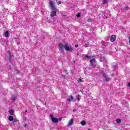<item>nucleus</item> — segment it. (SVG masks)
I'll return each mask as SVG.
<instances>
[{"instance_id":"29","label":"nucleus","mask_w":130,"mask_h":130,"mask_svg":"<svg viewBox=\"0 0 130 130\" xmlns=\"http://www.w3.org/2000/svg\"><path fill=\"white\" fill-rule=\"evenodd\" d=\"M75 47H76V48H77V47H79V45H75Z\"/></svg>"},{"instance_id":"17","label":"nucleus","mask_w":130,"mask_h":130,"mask_svg":"<svg viewBox=\"0 0 130 130\" xmlns=\"http://www.w3.org/2000/svg\"><path fill=\"white\" fill-rule=\"evenodd\" d=\"M85 57L86 58H93V56H89L88 55H85Z\"/></svg>"},{"instance_id":"5","label":"nucleus","mask_w":130,"mask_h":130,"mask_svg":"<svg viewBox=\"0 0 130 130\" xmlns=\"http://www.w3.org/2000/svg\"><path fill=\"white\" fill-rule=\"evenodd\" d=\"M116 40V36L113 35L110 37L111 42H114Z\"/></svg>"},{"instance_id":"9","label":"nucleus","mask_w":130,"mask_h":130,"mask_svg":"<svg viewBox=\"0 0 130 130\" xmlns=\"http://www.w3.org/2000/svg\"><path fill=\"white\" fill-rule=\"evenodd\" d=\"M96 62V59L95 58H92L90 60V66H93V62Z\"/></svg>"},{"instance_id":"10","label":"nucleus","mask_w":130,"mask_h":130,"mask_svg":"<svg viewBox=\"0 0 130 130\" xmlns=\"http://www.w3.org/2000/svg\"><path fill=\"white\" fill-rule=\"evenodd\" d=\"M74 100V98L73 96H71L69 98V99L67 100L68 101H69V102H71Z\"/></svg>"},{"instance_id":"7","label":"nucleus","mask_w":130,"mask_h":130,"mask_svg":"<svg viewBox=\"0 0 130 130\" xmlns=\"http://www.w3.org/2000/svg\"><path fill=\"white\" fill-rule=\"evenodd\" d=\"M74 123V119L72 118L70 120L68 123V125H72Z\"/></svg>"},{"instance_id":"19","label":"nucleus","mask_w":130,"mask_h":130,"mask_svg":"<svg viewBox=\"0 0 130 130\" xmlns=\"http://www.w3.org/2000/svg\"><path fill=\"white\" fill-rule=\"evenodd\" d=\"M12 55L10 54L8 56V58H9V60L10 62H11V59L12 58Z\"/></svg>"},{"instance_id":"20","label":"nucleus","mask_w":130,"mask_h":130,"mask_svg":"<svg viewBox=\"0 0 130 130\" xmlns=\"http://www.w3.org/2000/svg\"><path fill=\"white\" fill-rule=\"evenodd\" d=\"M80 16H81V13H78L77 15H76V17L77 18H80Z\"/></svg>"},{"instance_id":"15","label":"nucleus","mask_w":130,"mask_h":130,"mask_svg":"<svg viewBox=\"0 0 130 130\" xmlns=\"http://www.w3.org/2000/svg\"><path fill=\"white\" fill-rule=\"evenodd\" d=\"M5 37L8 38L9 37V31H6L5 32Z\"/></svg>"},{"instance_id":"34","label":"nucleus","mask_w":130,"mask_h":130,"mask_svg":"<svg viewBox=\"0 0 130 130\" xmlns=\"http://www.w3.org/2000/svg\"><path fill=\"white\" fill-rule=\"evenodd\" d=\"M24 127H26V125H24Z\"/></svg>"},{"instance_id":"18","label":"nucleus","mask_w":130,"mask_h":130,"mask_svg":"<svg viewBox=\"0 0 130 130\" xmlns=\"http://www.w3.org/2000/svg\"><path fill=\"white\" fill-rule=\"evenodd\" d=\"M116 121L117 123H119L121 122V120L120 119H117L116 120Z\"/></svg>"},{"instance_id":"27","label":"nucleus","mask_w":130,"mask_h":130,"mask_svg":"<svg viewBox=\"0 0 130 130\" xmlns=\"http://www.w3.org/2000/svg\"><path fill=\"white\" fill-rule=\"evenodd\" d=\"M80 54V53L78 51L77 52V55H79Z\"/></svg>"},{"instance_id":"23","label":"nucleus","mask_w":130,"mask_h":130,"mask_svg":"<svg viewBox=\"0 0 130 130\" xmlns=\"http://www.w3.org/2000/svg\"><path fill=\"white\" fill-rule=\"evenodd\" d=\"M88 22H92V19L89 18V19H88Z\"/></svg>"},{"instance_id":"16","label":"nucleus","mask_w":130,"mask_h":130,"mask_svg":"<svg viewBox=\"0 0 130 130\" xmlns=\"http://www.w3.org/2000/svg\"><path fill=\"white\" fill-rule=\"evenodd\" d=\"M77 99L78 102H80V101L81 100V98H80V94H78L77 95Z\"/></svg>"},{"instance_id":"21","label":"nucleus","mask_w":130,"mask_h":130,"mask_svg":"<svg viewBox=\"0 0 130 130\" xmlns=\"http://www.w3.org/2000/svg\"><path fill=\"white\" fill-rule=\"evenodd\" d=\"M103 4H104V5H106V4H107V1H103Z\"/></svg>"},{"instance_id":"8","label":"nucleus","mask_w":130,"mask_h":130,"mask_svg":"<svg viewBox=\"0 0 130 130\" xmlns=\"http://www.w3.org/2000/svg\"><path fill=\"white\" fill-rule=\"evenodd\" d=\"M104 77L105 78L106 82H109V81H110V80H111V78H109L107 76H106L105 74H104Z\"/></svg>"},{"instance_id":"14","label":"nucleus","mask_w":130,"mask_h":130,"mask_svg":"<svg viewBox=\"0 0 130 130\" xmlns=\"http://www.w3.org/2000/svg\"><path fill=\"white\" fill-rule=\"evenodd\" d=\"M16 95H13L11 98V100H12L13 101H16Z\"/></svg>"},{"instance_id":"35","label":"nucleus","mask_w":130,"mask_h":130,"mask_svg":"<svg viewBox=\"0 0 130 130\" xmlns=\"http://www.w3.org/2000/svg\"><path fill=\"white\" fill-rule=\"evenodd\" d=\"M25 112H27V111H25Z\"/></svg>"},{"instance_id":"32","label":"nucleus","mask_w":130,"mask_h":130,"mask_svg":"<svg viewBox=\"0 0 130 130\" xmlns=\"http://www.w3.org/2000/svg\"><path fill=\"white\" fill-rule=\"evenodd\" d=\"M87 130H91V128H88Z\"/></svg>"},{"instance_id":"12","label":"nucleus","mask_w":130,"mask_h":130,"mask_svg":"<svg viewBox=\"0 0 130 130\" xmlns=\"http://www.w3.org/2000/svg\"><path fill=\"white\" fill-rule=\"evenodd\" d=\"M8 119L9 121H13V120H14V117L12 116H10Z\"/></svg>"},{"instance_id":"33","label":"nucleus","mask_w":130,"mask_h":130,"mask_svg":"<svg viewBox=\"0 0 130 130\" xmlns=\"http://www.w3.org/2000/svg\"><path fill=\"white\" fill-rule=\"evenodd\" d=\"M9 52H10V51H8V53H9Z\"/></svg>"},{"instance_id":"30","label":"nucleus","mask_w":130,"mask_h":130,"mask_svg":"<svg viewBox=\"0 0 130 130\" xmlns=\"http://www.w3.org/2000/svg\"><path fill=\"white\" fill-rule=\"evenodd\" d=\"M62 77L63 78V79H66V76H64V75H63Z\"/></svg>"},{"instance_id":"22","label":"nucleus","mask_w":130,"mask_h":130,"mask_svg":"<svg viewBox=\"0 0 130 130\" xmlns=\"http://www.w3.org/2000/svg\"><path fill=\"white\" fill-rule=\"evenodd\" d=\"M78 83H82V79L81 78H79V79L78 80Z\"/></svg>"},{"instance_id":"11","label":"nucleus","mask_w":130,"mask_h":130,"mask_svg":"<svg viewBox=\"0 0 130 130\" xmlns=\"http://www.w3.org/2000/svg\"><path fill=\"white\" fill-rule=\"evenodd\" d=\"M80 124L82 126L86 125V121L82 120L80 122Z\"/></svg>"},{"instance_id":"2","label":"nucleus","mask_w":130,"mask_h":130,"mask_svg":"<svg viewBox=\"0 0 130 130\" xmlns=\"http://www.w3.org/2000/svg\"><path fill=\"white\" fill-rule=\"evenodd\" d=\"M49 6L52 11H57V9H56V7H55V3L53 1H50Z\"/></svg>"},{"instance_id":"13","label":"nucleus","mask_w":130,"mask_h":130,"mask_svg":"<svg viewBox=\"0 0 130 130\" xmlns=\"http://www.w3.org/2000/svg\"><path fill=\"white\" fill-rule=\"evenodd\" d=\"M9 112L10 115H14V111L13 110H9Z\"/></svg>"},{"instance_id":"24","label":"nucleus","mask_w":130,"mask_h":130,"mask_svg":"<svg viewBox=\"0 0 130 130\" xmlns=\"http://www.w3.org/2000/svg\"><path fill=\"white\" fill-rule=\"evenodd\" d=\"M125 9V10H128V9H129V8H128V6H126Z\"/></svg>"},{"instance_id":"36","label":"nucleus","mask_w":130,"mask_h":130,"mask_svg":"<svg viewBox=\"0 0 130 130\" xmlns=\"http://www.w3.org/2000/svg\"><path fill=\"white\" fill-rule=\"evenodd\" d=\"M104 1H107V0H104Z\"/></svg>"},{"instance_id":"25","label":"nucleus","mask_w":130,"mask_h":130,"mask_svg":"<svg viewBox=\"0 0 130 130\" xmlns=\"http://www.w3.org/2000/svg\"><path fill=\"white\" fill-rule=\"evenodd\" d=\"M13 122H17V120L14 119V120H13Z\"/></svg>"},{"instance_id":"1","label":"nucleus","mask_w":130,"mask_h":130,"mask_svg":"<svg viewBox=\"0 0 130 130\" xmlns=\"http://www.w3.org/2000/svg\"><path fill=\"white\" fill-rule=\"evenodd\" d=\"M58 48L60 51H63V49H65L66 51L73 52V48H72V46L70 48V46H69L68 44H63L62 43H60L58 45Z\"/></svg>"},{"instance_id":"4","label":"nucleus","mask_w":130,"mask_h":130,"mask_svg":"<svg viewBox=\"0 0 130 130\" xmlns=\"http://www.w3.org/2000/svg\"><path fill=\"white\" fill-rule=\"evenodd\" d=\"M50 117L53 123H57V122H58V119L56 117H53V115L52 114L50 115Z\"/></svg>"},{"instance_id":"28","label":"nucleus","mask_w":130,"mask_h":130,"mask_svg":"<svg viewBox=\"0 0 130 130\" xmlns=\"http://www.w3.org/2000/svg\"><path fill=\"white\" fill-rule=\"evenodd\" d=\"M127 87H128L129 88H130V83H128Z\"/></svg>"},{"instance_id":"3","label":"nucleus","mask_w":130,"mask_h":130,"mask_svg":"<svg viewBox=\"0 0 130 130\" xmlns=\"http://www.w3.org/2000/svg\"><path fill=\"white\" fill-rule=\"evenodd\" d=\"M49 6L52 11H57V9H56V7H55V3L53 1H50Z\"/></svg>"},{"instance_id":"31","label":"nucleus","mask_w":130,"mask_h":130,"mask_svg":"<svg viewBox=\"0 0 130 130\" xmlns=\"http://www.w3.org/2000/svg\"><path fill=\"white\" fill-rule=\"evenodd\" d=\"M111 76H112V77H114V75L111 74Z\"/></svg>"},{"instance_id":"26","label":"nucleus","mask_w":130,"mask_h":130,"mask_svg":"<svg viewBox=\"0 0 130 130\" xmlns=\"http://www.w3.org/2000/svg\"><path fill=\"white\" fill-rule=\"evenodd\" d=\"M61 4V1H59L58 2V5H60Z\"/></svg>"},{"instance_id":"6","label":"nucleus","mask_w":130,"mask_h":130,"mask_svg":"<svg viewBox=\"0 0 130 130\" xmlns=\"http://www.w3.org/2000/svg\"><path fill=\"white\" fill-rule=\"evenodd\" d=\"M56 11L57 10H52L50 13L51 17H55V16H56Z\"/></svg>"}]
</instances>
